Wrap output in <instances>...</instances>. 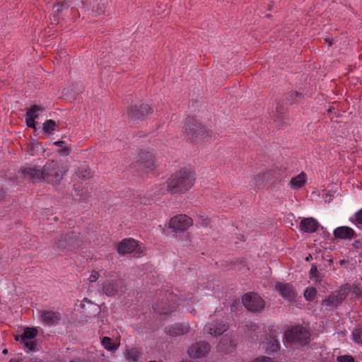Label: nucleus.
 <instances>
[{
    "mask_svg": "<svg viewBox=\"0 0 362 362\" xmlns=\"http://www.w3.org/2000/svg\"><path fill=\"white\" fill-rule=\"evenodd\" d=\"M234 344L230 337L224 335L218 344L216 349L218 351L223 353L231 352L233 349Z\"/></svg>",
    "mask_w": 362,
    "mask_h": 362,
    "instance_id": "20",
    "label": "nucleus"
},
{
    "mask_svg": "<svg viewBox=\"0 0 362 362\" xmlns=\"http://www.w3.org/2000/svg\"><path fill=\"white\" fill-rule=\"evenodd\" d=\"M185 133L191 140L209 136L206 128L196 118L192 117L186 118Z\"/></svg>",
    "mask_w": 362,
    "mask_h": 362,
    "instance_id": "6",
    "label": "nucleus"
},
{
    "mask_svg": "<svg viewBox=\"0 0 362 362\" xmlns=\"http://www.w3.org/2000/svg\"><path fill=\"white\" fill-rule=\"evenodd\" d=\"M45 111V107L38 105H33L28 109L25 116L31 117L33 119H37L40 112Z\"/></svg>",
    "mask_w": 362,
    "mask_h": 362,
    "instance_id": "26",
    "label": "nucleus"
},
{
    "mask_svg": "<svg viewBox=\"0 0 362 362\" xmlns=\"http://www.w3.org/2000/svg\"><path fill=\"white\" fill-rule=\"evenodd\" d=\"M205 329L211 335L217 337L225 332L228 326L226 324L216 322L206 325Z\"/></svg>",
    "mask_w": 362,
    "mask_h": 362,
    "instance_id": "21",
    "label": "nucleus"
},
{
    "mask_svg": "<svg viewBox=\"0 0 362 362\" xmlns=\"http://www.w3.org/2000/svg\"><path fill=\"white\" fill-rule=\"evenodd\" d=\"M43 181L47 183H58L67 172V168L60 162L49 160L42 168Z\"/></svg>",
    "mask_w": 362,
    "mask_h": 362,
    "instance_id": "3",
    "label": "nucleus"
},
{
    "mask_svg": "<svg viewBox=\"0 0 362 362\" xmlns=\"http://www.w3.org/2000/svg\"><path fill=\"white\" fill-rule=\"evenodd\" d=\"M157 5L158 7H160V5H159V3H157Z\"/></svg>",
    "mask_w": 362,
    "mask_h": 362,
    "instance_id": "55",
    "label": "nucleus"
},
{
    "mask_svg": "<svg viewBox=\"0 0 362 362\" xmlns=\"http://www.w3.org/2000/svg\"><path fill=\"white\" fill-rule=\"evenodd\" d=\"M58 3H61V4H64L66 7H68V3L69 0H57L56 1Z\"/></svg>",
    "mask_w": 362,
    "mask_h": 362,
    "instance_id": "46",
    "label": "nucleus"
},
{
    "mask_svg": "<svg viewBox=\"0 0 362 362\" xmlns=\"http://www.w3.org/2000/svg\"><path fill=\"white\" fill-rule=\"evenodd\" d=\"M196 179V173L192 168L183 167L173 173L163 185L170 194H183L193 187Z\"/></svg>",
    "mask_w": 362,
    "mask_h": 362,
    "instance_id": "1",
    "label": "nucleus"
},
{
    "mask_svg": "<svg viewBox=\"0 0 362 362\" xmlns=\"http://www.w3.org/2000/svg\"><path fill=\"white\" fill-rule=\"evenodd\" d=\"M193 225V220L185 214H178L172 217L168 223V228L175 232H182Z\"/></svg>",
    "mask_w": 362,
    "mask_h": 362,
    "instance_id": "8",
    "label": "nucleus"
},
{
    "mask_svg": "<svg viewBox=\"0 0 362 362\" xmlns=\"http://www.w3.org/2000/svg\"><path fill=\"white\" fill-rule=\"evenodd\" d=\"M18 172L22 177L31 182H40L43 181L42 169L37 165L21 167Z\"/></svg>",
    "mask_w": 362,
    "mask_h": 362,
    "instance_id": "10",
    "label": "nucleus"
},
{
    "mask_svg": "<svg viewBox=\"0 0 362 362\" xmlns=\"http://www.w3.org/2000/svg\"><path fill=\"white\" fill-rule=\"evenodd\" d=\"M138 246L137 241L133 238H125L118 243L117 251L120 255H125L133 252Z\"/></svg>",
    "mask_w": 362,
    "mask_h": 362,
    "instance_id": "15",
    "label": "nucleus"
},
{
    "mask_svg": "<svg viewBox=\"0 0 362 362\" xmlns=\"http://www.w3.org/2000/svg\"><path fill=\"white\" fill-rule=\"evenodd\" d=\"M155 154L151 151H140L135 162L137 170L143 173H153L157 168Z\"/></svg>",
    "mask_w": 362,
    "mask_h": 362,
    "instance_id": "5",
    "label": "nucleus"
},
{
    "mask_svg": "<svg viewBox=\"0 0 362 362\" xmlns=\"http://www.w3.org/2000/svg\"><path fill=\"white\" fill-rule=\"evenodd\" d=\"M23 344L24 347L28 349L29 351H35L36 349L37 344L35 341H29L25 340L24 342H21Z\"/></svg>",
    "mask_w": 362,
    "mask_h": 362,
    "instance_id": "33",
    "label": "nucleus"
},
{
    "mask_svg": "<svg viewBox=\"0 0 362 362\" xmlns=\"http://www.w3.org/2000/svg\"><path fill=\"white\" fill-rule=\"evenodd\" d=\"M279 344H278V341L276 340H274L271 349L272 351H277L279 349Z\"/></svg>",
    "mask_w": 362,
    "mask_h": 362,
    "instance_id": "39",
    "label": "nucleus"
},
{
    "mask_svg": "<svg viewBox=\"0 0 362 362\" xmlns=\"http://www.w3.org/2000/svg\"><path fill=\"white\" fill-rule=\"evenodd\" d=\"M102 345L105 347V349L108 351L115 350L117 348V346L112 343V339L108 337H105L102 339L101 341Z\"/></svg>",
    "mask_w": 362,
    "mask_h": 362,
    "instance_id": "30",
    "label": "nucleus"
},
{
    "mask_svg": "<svg viewBox=\"0 0 362 362\" xmlns=\"http://www.w3.org/2000/svg\"><path fill=\"white\" fill-rule=\"evenodd\" d=\"M312 258H313V257H312V255H308V256L305 257V261H306V262H308V261H310V259H312Z\"/></svg>",
    "mask_w": 362,
    "mask_h": 362,
    "instance_id": "48",
    "label": "nucleus"
},
{
    "mask_svg": "<svg viewBox=\"0 0 362 362\" xmlns=\"http://www.w3.org/2000/svg\"><path fill=\"white\" fill-rule=\"evenodd\" d=\"M317 295V290L314 287H308L304 291V297L308 301H313Z\"/></svg>",
    "mask_w": 362,
    "mask_h": 362,
    "instance_id": "29",
    "label": "nucleus"
},
{
    "mask_svg": "<svg viewBox=\"0 0 362 362\" xmlns=\"http://www.w3.org/2000/svg\"><path fill=\"white\" fill-rule=\"evenodd\" d=\"M210 350V345L208 342L199 341L191 346L188 354L191 358H199L205 356Z\"/></svg>",
    "mask_w": 362,
    "mask_h": 362,
    "instance_id": "14",
    "label": "nucleus"
},
{
    "mask_svg": "<svg viewBox=\"0 0 362 362\" xmlns=\"http://www.w3.org/2000/svg\"><path fill=\"white\" fill-rule=\"evenodd\" d=\"M252 362H275L272 358L262 356L256 358Z\"/></svg>",
    "mask_w": 362,
    "mask_h": 362,
    "instance_id": "35",
    "label": "nucleus"
},
{
    "mask_svg": "<svg viewBox=\"0 0 362 362\" xmlns=\"http://www.w3.org/2000/svg\"><path fill=\"white\" fill-rule=\"evenodd\" d=\"M99 276H100V274L98 272L93 271L89 277V280L90 282H95L99 279Z\"/></svg>",
    "mask_w": 362,
    "mask_h": 362,
    "instance_id": "38",
    "label": "nucleus"
},
{
    "mask_svg": "<svg viewBox=\"0 0 362 362\" xmlns=\"http://www.w3.org/2000/svg\"><path fill=\"white\" fill-rule=\"evenodd\" d=\"M189 330L188 324L177 323L165 328V332L172 337H177L187 333Z\"/></svg>",
    "mask_w": 362,
    "mask_h": 362,
    "instance_id": "17",
    "label": "nucleus"
},
{
    "mask_svg": "<svg viewBox=\"0 0 362 362\" xmlns=\"http://www.w3.org/2000/svg\"><path fill=\"white\" fill-rule=\"evenodd\" d=\"M263 175H264V173H259V174L257 175V177H262V176H263Z\"/></svg>",
    "mask_w": 362,
    "mask_h": 362,
    "instance_id": "51",
    "label": "nucleus"
},
{
    "mask_svg": "<svg viewBox=\"0 0 362 362\" xmlns=\"http://www.w3.org/2000/svg\"><path fill=\"white\" fill-rule=\"evenodd\" d=\"M141 357V353L136 348H132L125 351V358L129 362H135Z\"/></svg>",
    "mask_w": 362,
    "mask_h": 362,
    "instance_id": "25",
    "label": "nucleus"
},
{
    "mask_svg": "<svg viewBox=\"0 0 362 362\" xmlns=\"http://www.w3.org/2000/svg\"><path fill=\"white\" fill-rule=\"evenodd\" d=\"M356 220L362 224V209L356 214Z\"/></svg>",
    "mask_w": 362,
    "mask_h": 362,
    "instance_id": "40",
    "label": "nucleus"
},
{
    "mask_svg": "<svg viewBox=\"0 0 362 362\" xmlns=\"http://www.w3.org/2000/svg\"><path fill=\"white\" fill-rule=\"evenodd\" d=\"M247 326L250 327V328L254 331L259 328V327L257 324L252 323V322H250V325H247Z\"/></svg>",
    "mask_w": 362,
    "mask_h": 362,
    "instance_id": "43",
    "label": "nucleus"
},
{
    "mask_svg": "<svg viewBox=\"0 0 362 362\" xmlns=\"http://www.w3.org/2000/svg\"><path fill=\"white\" fill-rule=\"evenodd\" d=\"M349 291L350 288L349 287H341L336 293H334L325 299L322 304L327 307H335L346 298Z\"/></svg>",
    "mask_w": 362,
    "mask_h": 362,
    "instance_id": "13",
    "label": "nucleus"
},
{
    "mask_svg": "<svg viewBox=\"0 0 362 362\" xmlns=\"http://www.w3.org/2000/svg\"><path fill=\"white\" fill-rule=\"evenodd\" d=\"M334 235L336 238L339 239H349L356 236L355 231L350 227L348 226H340L334 229Z\"/></svg>",
    "mask_w": 362,
    "mask_h": 362,
    "instance_id": "19",
    "label": "nucleus"
},
{
    "mask_svg": "<svg viewBox=\"0 0 362 362\" xmlns=\"http://www.w3.org/2000/svg\"><path fill=\"white\" fill-rule=\"evenodd\" d=\"M148 362H156V361H148Z\"/></svg>",
    "mask_w": 362,
    "mask_h": 362,
    "instance_id": "57",
    "label": "nucleus"
},
{
    "mask_svg": "<svg viewBox=\"0 0 362 362\" xmlns=\"http://www.w3.org/2000/svg\"><path fill=\"white\" fill-rule=\"evenodd\" d=\"M25 122L28 127L35 129V119L31 117L25 116Z\"/></svg>",
    "mask_w": 362,
    "mask_h": 362,
    "instance_id": "36",
    "label": "nucleus"
},
{
    "mask_svg": "<svg viewBox=\"0 0 362 362\" xmlns=\"http://www.w3.org/2000/svg\"><path fill=\"white\" fill-rule=\"evenodd\" d=\"M58 127L57 122L53 119H47L43 123V132L45 134H50L53 133L55 129Z\"/></svg>",
    "mask_w": 362,
    "mask_h": 362,
    "instance_id": "27",
    "label": "nucleus"
},
{
    "mask_svg": "<svg viewBox=\"0 0 362 362\" xmlns=\"http://www.w3.org/2000/svg\"><path fill=\"white\" fill-rule=\"evenodd\" d=\"M318 271H317V268L316 266H313L310 269V274L313 276H316V274H317Z\"/></svg>",
    "mask_w": 362,
    "mask_h": 362,
    "instance_id": "42",
    "label": "nucleus"
},
{
    "mask_svg": "<svg viewBox=\"0 0 362 362\" xmlns=\"http://www.w3.org/2000/svg\"><path fill=\"white\" fill-rule=\"evenodd\" d=\"M66 8L64 4H61V3H58L56 1V3L54 4L52 8L54 12V21L57 20L58 18L59 14L65 8Z\"/></svg>",
    "mask_w": 362,
    "mask_h": 362,
    "instance_id": "32",
    "label": "nucleus"
},
{
    "mask_svg": "<svg viewBox=\"0 0 362 362\" xmlns=\"http://www.w3.org/2000/svg\"><path fill=\"white\" fill-rule=\"evenodd\" d=\"M295 95H296V96H298V95H300V93H298V92H296V93H295Z\"/></svg>",
    "mask_w": 362,
    "mask_h": 362,
    "instance_id": "54",
    "label": "nucleus"
},
{
    "mask_svg": "<svg viewBox=\"0 0 362 362\" xmlns=\"http://www.w3.org/2000/svg\"><path fill=\"white\" fill-rule=\"evenodd\" d=\"M153 309L156 312L163 315L170 314L173 311V310L169 307L161 306L160 303L158 302L153 305Z\"/></svg>",
    "mask_w": 362,
    "mask_h": 362,
    "instance_id": "28",
    "label": "nucleus"
},
{
    "mask_svg": "<svg viewBox=\"0 0 362 362\" xmlns=\"http://www.w3.org/2000/svg\"><path fill=\"white\" fill-rule=\"evenodd\" d=\"M307 181V175L304 172H301L299 175L293 177L290 181V187L293 189H298L302 188Z\"/></svg>",
    "mask_w": 362,
    "mask_h": 362,
    "instance_id": "22",
    "label": "nucleus"
},
{
    "mask_svg": "<svg viewBox=\"0 0 362 362\" xmlns=\"http://www.w3.org/2000/svg\"><path fill=\"white\" fill-rule=\"evenodd\" d=\"M70 152H71V149L69 146H64L58 151V153L60 155L64 156H68L70 153Z\"/></svg>",
    "mask_w": 362,
    "mask_h": 362,
    "instance_id": "37",
    "label": "nucleus"
},
{
    "mask_svg": "<svg viewBox=\"0 0 362 362\" xmlns=\"http://www.w3.org/2000/svg\"><path fill=\"white\" fill-rule=\"evenodd\" d=\"M275 290L285 300L289 302L296 301L297 292L291 284L277 282L275 284Z\"/></svg>",
    "mask_w": 362,
    "mask_h": 362,
    "instance_id": "12",
    "label": "nucleus"
},
{
    "mask_svg": "<svg viewBox=\"0 0 362 362\" xmlns=\"http://www.w3.org/2000/svg\"><path fill=\"white\" fill-rule=\"evenodd\" d=\"M76 175L79 179L86 180L93 177V173L88 165H81L78 168Z\"/></svg>",
    "mask_w": 362,
    "mask_h": 362,
    "instance_id": "24",
    "label": "nucleus"
},
{
    "mask_svg": "<svg viewBox=\"0 0 362 362\" xmlns=\"http://www.w3.org/2000/svg\"><path fill=\"white\" fill-rule=\"evenodd\" d=\"M37 329L35 327H25L23 334L16 336L15 339L17 341L24 342L25 340L34 339L37 336Z\"/></svg>",
    "mask_w": 362,
    "mask_h": 362,
    "instance_id": "23",
    "label": "nucleus"
},
{
    "mask_svg": "<svg viewBox=\"0 0 362 362\" xmlns=\"http://www.w3.org/2000/svg\"><path fill=\"white\" fill-rule=\"evenodd\" d=\"M332 109H333V108H332V107L329 108V109L327 110V113H328V114L331 113V112H332Z\"/></svg>",
    "mask_w": 362,
    "mask_h": 362,
    "instance_id": "52",
    "label": "nucleus"
},
{
    "mask_svg": "<svg viewBox=\"0 0 362 362\" xmlns=\"http://www.w3.org/2000/svg\"><path fill=\"white\" fill-rule=\"evenodd\" d=\"M6 195V192L3 187H0V200H3Z\"/></svg>",
    "mask_w": 362,
    "mask_h": 362,
    "instance_id": "41",
    "label": "nucleus"
},
{
    "mask_svg": "<svg viewBox=\"0 0 362 362\" xmlns=\"http://www.w3.org/2000/svg\"><path fill=\"white\" fill-rule=\"evenodd\" d=\"M285 338L289 343L305 346L310 342V333L302 325H295L285 332Z\"/></svg>",
    "mask_w": 362,
    "mask_h": 362,
    "instance_id": "4",
    "label": "nucleus"
},
{
    "mask_svg": "<svg viewBox=\"0 0 362 362\" xmlns=\"http://www.w3.org/2000/svg\"><path fill=\"white\" fill-rule=\"evenodd\" d=\"M69 362H90L88 360H86L85 358H74L71 361H70Z\"/></svg>",
    "mask_w": 362,
    "mask_h": 362,
    "instance_id": "44",
    "label": "nucleus"
},
{
    "mask_svg": "<svg viewBox=\"0 0 362 362\" xmlns=\"http://www.w3.org/2000/svg\"><path fill=\"white\" fill-rule=\"evenodd\" d=\"M83 302H86L87 303H91V301L86 298H83Z\"/></svg>",
    "mask_w": 362,
    "mask_h": 362,
    "instance_id": "49",
    "label": "nucleus"
},
{
    "mask_svg": "<svg viewBox=\"0 0 362 362\" xmlns=\"http://www.w3.org/2000/svg\"><path fill=\"white\" fill-rule=\"evenodd\" d=\"M3 354H7L8 350L6 349H4L2 351Z\"/></svg>",
    "mask_w": 362,
    "mask_h": 362,
    "instance_id": "53",
    "label": "nucleus"
},
{
    "mask_svg": "<svg viewBox=\"0 0 362 362\" xmlns=\"http://www.w3.org/2000/svg\"><path fill=\"white\" fill-rule=\"evenodd\" d=\"M124 291L125 286L122 279L107 280L103 284V292L107 296H114Z\"/></svg>",
    "mask_w": 362,
    "mask_h": 362,
    "instance_id": "11",
    "label": "nucleus"
},
{
    "mask_svg": "<svg viewBox=\"0 0 362 362\" xmlns=\"http://www.w3.org/2000/svg\"><path fill=\"white\" fill-rule=\"evenodd\" d=\"M82 244V240L79 232L69 231L60 234L55 241V250L59 252L67 254L74 251Z\"/></svg>",
    "mask_w": 362,
    "mask_h": 362,
    "instance_id": "2",
    "label": "nucleus"
},
{
    "mask_svg": "<svg viewBox=\"0 0 362 362\" xmlns=\"http://www.w3.org/2000/svg\"><path fill=\"white\" fill-rule=\"evenodd\" d=\"M337 362H354V358L351 355L339 356L337 358Z\"/></svg>",
    "mask_w": 362,
    "mask_h": 362,
    "instance_id": "34",
    "label": "nucleus"
},
{
    "mask_svg": "<svg viewBox=\"0 0 362 362\" xmlns=\"http://www.w3.org/2000/svg\"><path fill=\"white\" fill-rule=\"evenodd\" d=\"M42 321L48 326H55L59 324L61 315L58 312L43 310L40 312Z\"/></svg>",
    "mask_w": 362,
    "mask_h": 362,
    "instance_id": "16",
    "label": "nucleus"
},
{
    "mask_svg": "<svg viewBox=\"0 0 362 362\" xmlns=\"http://www.w3.org/2000/svg\"><path fill=\"white\" fill-rule=\"evenodd\" d=\"M319 227L318 222L313 218H305L300 222V228L305 233H314Z\"/></svg>",
    "mask_w": 362,
    "mask_h": 362,
    "instance_id": "18",
    "label": "nucleus"
},
{
    "mask_svg": "<svg viewBox=\"0 0 362 362\" xmlns=\"http://www.w3.org/2000/svg\"><path fill=\"white\" fill-rule=\"evenodd\" d=\"M325 41L328 44V46H331L332 45V42L329 39H326Z\"/></svg>",
    "mask_w": 362,
    "mask_h": 362,
    "instance_id": "47",
    "label": "nucleus"
},
{
    "mask_svg": "<svg viewBox=\"0 0 362 362\" xmlns=\"http://www.w3.org/2000/svg\"><path fill=\"white\" fill-rule=\"evenodd\" d=\"M9 362H20L19 360H16V359H11Z\"/></svg>",
    "mask_w": 362,
    "mask_h": 362,
    "instance_id": "50",
    "label": "nucleus"
},
{
    "mask_svg": "<svg viewBox=\"0 0 362 362\" xmlns=\"http://www.w3.org/2000/svg\"><path fill=\"white\" fill-rule=\"evenodd\" d=\"M64 144L65 142L64 141H57L54 143V145L62 148L64 147Z\"/></svg>",
    "mask_w": 362,
    "mask_h": 362,
    "instance_id": "45",
    "label": "nucleus"
},
{
    "mask_svg": "<svg viewBox=\"0 0 362 362\" xmlns=\"http://www.w3.org/2000/svg\"><path fill=\"white\" fill-rule=\"evenodd\" d=\"M157 5L158 7H160V5H159V3H157Z\"/></svg>",
    "mask_w": 362,
    "mask_h": 362,
    "instance_id": "56",
    "label": "nucleus"
},
{
    "mask_svg": "<svg viewBox=\"0 0 362 362\" xmlns=\"http://www.w3.org/2000/svg\"><path fill=\"white\" fill-rule=\"evenodd\" d=\"M354 341L357 344H362V327L355 328L352 332Z\"/></svg>",
    "mask_w": 362,
    "mask_h": 362,
    "instance_id": "31",
    "label": "nucleus"
},
{
    "mask_svg": "<svg viewBox=\"0 0 362 362\" xmlns=\"http://www.w3.org/2000/svg\"><path fill=\"white\" fill-rule=\"evenodd\" d=\"M243 304L249 311L261 312L264 306V300L255 293H246L243 297Z\"/></svg>",
    "mask_w": 362,
    "mask_h": 362,
    "instance_id": "7",
    "label": "nucleus"
},
{
    "mask_svg": "<svg viewBox=\"0 0 362 362\" xmlns=\"http://www.w3.org/2000/svg\"><path fill=\"white\" fill-rule=\"evenodd\" d=\"M152 108L145 103L136 104L127 110L128 119L132 121L144 119L148 115L152 114Z\"/></svg>",
    "mask_w": 362,
    "mask_h": 362,
    "instance_id": "9",
    "label": "nucleus"
}]
</instances>
